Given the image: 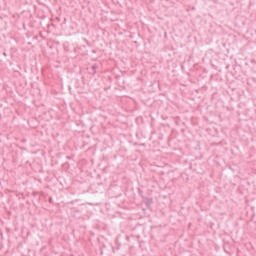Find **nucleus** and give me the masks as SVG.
I'll list each match as a JSON object with an SVG mask.
<instances>
[{
  "instance_id": "obj_1",
  "label": "nucleus",
  "mask_w": 256,
  "mask_h": 256,
  "mask_svg": "<svg viewBox=\"0 0 256 256\" xmlns=\"http://www.w3.org/2000/svg\"><path fill=\"white\" fill-rule=\"evenodd\" d=\"M146 205H153V198H147Z\"/></svg>"
},
{
  "instance_id": "obj_2",
  "label": "nucleus",
  "mask_w": 256,
  "mask_h": 256,
  "mask_svg": "<svg viewBox=\"0 0 256 256\" xmlns=\"http://www.w3.org/2000/svg\"><path fill=\"white\" fill-rule=\"evenodd\" d=\"M92 69H93V71H94V73H95V71L97 70V66H92Z\"/></svg>"
}]
</instances>
